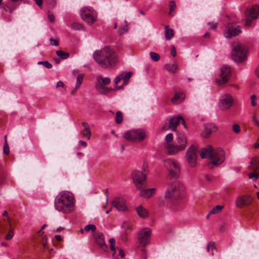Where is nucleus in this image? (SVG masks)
<instances>
[{
    "label": "nucleus",
    "instance_id": "26",
    "mask_svg": "<svg viewBox=\"0 0 259 259\" xmlns=\"http://www.w3.org/2000/svg\"><path fill=\"white\" fill-rule=\"evenodd\" d=\"M136 212L143 219L146 218L149 215V211L141 205H139L136 208Z\"/></svg>",
    "mask_w": 259,
    "mask_h": 259
},
{
    "label": "nucleus",
    "instance_id": "32",
    "mask_svg": "<svg viewBox=\"0 0 259 259\" xmlns=\"http://www.w3.org/2000/svg\"><path fill=\"white\" fill-rule=\"evenodd\" d=\"M80 135L82 137L87 138L88 140H90L91 136V132L90 129L87 128H83V130L80 131Z\"/></svg>",
    "mask_w": 259,
    "mask_h": 259
},
{
    "label": "nucleus",
    "instance_id": "19",
    "mask_svg": "<svg viewBox=\"0 0 259 259\" xmlns=\"http://www.w3.org/2000/svg\"><path fill=\"white\" fill-rule=\"evenodd\" d=\"M112 206L119 211H125L127 210L125 200L121 197L115 198L112 202Z\"/></svg>",
    "mask_w": 259,
    "mask_h": 259
},
{
    "label": "nucleus",
    "instance_id": "11",
    "mask_svg": "<svg viewBox=\"0 0 259 259\" xmlns=\"http://www.w3.org/2000/svg\"><path fill=\"white\" fill-rule=\"evenodd\" d=\"M197 148L192 145L187 150L186 157L187 162L191 167H195L197 164Z\"/></svg>",
    "mask_w": 259,
    "mask_h": 259
},
{
    "label": "nucleus",
    "instance_id": "4",
    "mask_svg": "<svg viewBox=\"0 0 259 259\" xmlns=\"http://www.w3.org/2000/svg\"><path fill=\"white\" fill-rule=\"evenodd\" d=\"M187 139L183 134H178L176 138V143L174 146L167 145L169 150V155H175L180 151L184 150L187 145Z\"/></svg>",
    "mask_w": 259,
    "mask_h": 259
},
{
    "label": "nucleus",
    "instance_id": "15",
    "mask_svg": "<svg viewBox=\"0 0 259 259\" xmlns=\"http://www.w3.org/2000/svg\"><path fill=\"white\" fill-rule=\"evenodd\" d=\"M241 32V28L240 26L235 27L233 24L229 23L224 32V35L225 37L229 38L238 35Z\"/></svg>",
    "mask_w": 259,
    "mask_h": 259
},
{
    "label": "nucleus",
    "instance_id": "41",
    "mask_svg": "<svg viewBox=\"0 0 259 259\" xmlns=\"http://www.w3.org/2000/svg\"><path fill=\"white\" fill-rule=\"evenodd\" d=\"M96 229V227L94 225H88L85 226L84 230L87 232L91 231L92 232H95Z\"/></svg>",
    "mask_w": 259,
    "mask_h": 259
},
{
    "label": "nucleus",
    "instance_id": "34",
    "mask_svg": "<svg viewBox=\"0 0 259 259\" xmlns=\"http://www.w3.org/2000/svg\"><path fill=\"white\" fill-rule=\"evenodd\" d=\"M115 120L117 124L122 123L123 121V114L120 111H118L116 113Z\"/></svg>",
    "mask_w": 259,
    "mask_h": 259
},
{
    "label": "nucleus",
    "instance_id": "45",
    "mask_svg": "<svg viewBox=\"0 0 259 259\" xmlns=\"http://www.w3.org/2000/svg\"><path fill=\"white\" fill-rule=\"evenodd\" d=\"M252 119L254 124L255 126L259 127V119L257 118L255 113L252 114Z\"/></svg>",
    "mask_w": 259,
    "mask_h": 259
},
{
    "label": "nucleus",
    "instance_id": "50",
    "mask_svg": "<svg viewBox=\"0 0 259 259\" xmlns=\"http://www.w3.org/2000/svg\"><path fill=\"white\" fill-rule=\"evenodd\" d=\"M4 5L5 6L3 7V9L5 11H9L10 12V13H11L13 12V11L15 9V8H12V7H9L8 4H4Z\"/></svg>",
    "mask_w": 259,
    "mask_h": 259
},
{
    "label": "nucleus",
    "instance_id": "35",
    "mask_svg": "<svg viewBox=\"0 0 259 259\" xmlns=\"http://www.w3.org/2000/svg\"><path fill=\"white\" fill-rule=\"evenodd\" d=\"M169 12L168 14L169 15L171 16H173L174 14H172V12L176 10V4L175 1H170L169 3Z\"/></svg>",
    "mask_w": 259,
    "mask_h": 259
},
{
    "label": "nucleus",
    "instance_id": "33",
    "mask_svg": "<svg viewBox=\"0 0 259 259\" xmlns=\"http://www.w3.org/2000/svg\"><path fill=\"white\" fill-rule=\"evenodd\" d=\"M223 207L224 206L223 205H217L209 211V214H217L221 212L223 209Z\"/></svg>",
    "mask_w": 259,
    "mask_h": 259
},
{
    "label": "nucleus",
    "instance_id": "61",
    "mask_svg": "<svg viewBox=\"0 0 259 259\" xmlns=\"http://www.w3.org/2000/svg\"><path fill=\"white\" fill-rule=\"evenodd\" d=\"M252 23V20L249 19H246V22H245V25L247 27H249L251 25Z\"/></svg>",
    "mask_w": 259,
    "mask_h": 259
},
{
    "label": "nucleus",
    "instance_id": "14",
    "mask_svg": "<svg viewBox=\"0 0 259 259\" xmlns=\"http://www.w3.org/2000/svg\"><path fill=\"white\" fill-rule=\"evenodd\" d=\"M253 198L249 194L242 195L238 196L235 201L236 206L241 208L252 204Z\"/></svg>",
    "mask_w": 259,
    "mask_h": 259
},
{
    "label": "nucleus",
    "instance_id": "49",
    "mask_svg": "<svg viewBox=\"0 0 259 259\" xmlns=\"http://www.w3.org/2000/svg\"><path fill=\"white\" fill-rule=\"evenodd\" d=\"M148 164L146 162H144L143 164V166H142V172L144 173V174H145V175L146 176L147 174L148 173Z\"/></svg>",
    "mask_w": 259,
    "mask_h": 259
},
{
    "label": "nucleus",
    "instance_id": "10",
    "mask_svg": "<svg viewBox=\"0 0 259 259\" xmlns=\"http://www.w3.org/2000/svg\"><path fill=\"white\" fill-rule=\"evenodd\" d=\"M225 159V153L223 149L218 148L215 149L212 148L211 155H210L211 163L213 165H219L224 161Z\"/></svg>",
    "mask_w": 259,
    "mask_h": 259
},
{
    "label": "nucleus",
    "instance_id": "9",
    "mask_svg": "<svg viewBox=\"0 0 259 259\" xmlns=\"http://www.w3.org/2000/svg\"><path fill=\"white\" fill-rule=\"evenodd\" d=\"M81 19L89 25L94 24L97 19V14L92 8L83 7L80 11Z\"/></svg>",
    "mask_w": 259,
    "mask_h": 259
},
{
    "label": "nucleus",
    "instance_id": "31",
    "mask_svg": "<svg viewBox=\"0 0 259 259\" xmlns=\"http://www.w3.org/2000/svg\"><path fill=\"white\" fill-rule=\"evenodd\" d=\"M127 30L128 25L127 24V22L125 20L123 21V24H122V25L120 26L118 32L119 34H122L126 32Z\"/></svg>",
    "mask_w": 259,
    "mask_h": 259
},
{
    "label": "nucleus",
    "instance_id": "44",
    "mask_svg": "<svg viewBox=\"0 0 259 259\" xmlns=\"http://www.w3.org/2000/svg\"><path fill=\"white\" fill-rule=\"evenodd\" d=\"M249 178L252 179L253 181H256L259 177V175L256 172H251L248 175Z\"/></svg>",
    "mask_w": 259,
    "mask_h": 259
},
{
    "label": "nucleus",
    "instance_id": "5",
    "mask_svg": "<svg viewBox=\"0 0 259 259\" xmlns=\"http://www.w3.org/2000/svg\"><path fill=\"white\" fill-rule=\"evenodd\" d=\"M164 165L168 171L169 176L172 178H178L181 173L179 162L174 159H167L164 161Z\"/></svg>",
    "mask_w": 259,
    "mask_h": 259
},
{
    "label": "nucleus",
    "instance_id": "59",
    "mask_svg": "<svg viewBox=\"0 0 259 259\" xmlns=\"http://www.w3.org/2000/svg\"><path fill=\"white\" fill-rule=\"evenodd\" d=\"M42 240L44 241V242L42 243V245H43V246L44 247V249H46L47 245V237H46V236L43 237Z\"/></svg>",
    "mask_w": 259,
    "mask_h": 259
},
{
    "label": "nucleus",
    "instance_id": "64",
    "mask_svg": "<svg viewBox=\"0 0 259 259\" xmlns=\"http://www.w3.org/2000/svg\"><path fill=\"white\" fill-rule=\"evenodd\" d=\"M255 74L256 76L259 77V65L256 68L255 70Z\"/></svg>",
    "mask_w": 259,
    "mask_h": 259
},
{
    "label": "nucleus",
    "instance_id": "48",
    "mask_svg": "<svg viewBox=\"0 0 259 259\" xmlns=\"http://www.w3.org/2000/svg\"><path fill=\"white\" fill-rule=\"evenodd\" d=\"M232 128H233V132L234 133H235L236 134H238L240 132V126L237 124H234L233 125Z\"/></svg>",
    "mask_w": 259,
    "mask_h": 259
},
{
    "label": "nucleus",
    "instance_id": "54",
    "mask_svg": "<svg viewBox=\"0 0 259 259\" xmlns=\"http://www.w3.org/2000/svg\"><path fill=\"white\" fill-rule=\"evenodd\" d=\"M50 41L52 46H58L59 45V42L57 39L50 38Z\"/></svg>",
    "mask_w": 259,
    "mask_h": 259
},
{
    "label": "nucleus",
    "instance_id": "1",
    "mask_svg": "<svg viewBox=\"0 0 259 259\" xmlns=\"http://www.w3.org/2000/svg\"><path fill=\"white\" fill-rule=\"evenodd\" d=\"M93 57L94 60L103 68L112 67L117 62L115 52L109 46L95 51Z\"/></svg>",
    "mask_w": 259,
    "mask_h": 259
},
{
    "label": "nucleus",
    "instance_id": "16",
    "mask_svg": "<svg viewBox=\"0 0 259 259\" xmlns=\"http://www.w3.org/2000/svg\"><path fill=\"white\" fill-rule=\"evenodd\" d=\"M233 103L232 97L229 94H226L222 97L220 102V107L222 110H227L231 108Z\"/></svg>",
    "mask_w": 259,
    "mask_h": 259
},
{
    "label": "nucleus",
    "instance_id": "3",
    "mask_svg": "<svg viewBox=\"0 0 259 259\" xmlns=\"http://www.w3.org/2000/svg\"><path fill=\"white\" fill-rule=\"evenodd\" d=\"M185 187L179 181H175L169 184L165 195V198L172 203L182 199L184 196Z\"/></svg>",
    "mask_w": 259,
    "mask_h": 259
},
{
    "label": "nucleus",
    "instance_id": "18",
    "mask_svg": "<svg viewBox=\"0 0 259 259\" xmlns=\"http://www.w3.org/2000/svg\"><path fill=\"white\" fill-rule=\"evenodd\" d=\"M218 130V127L213 123L205 124L204 129L201 134V136L204 138H207L209 137L212 133L216 132Z\"/></svg>",
    "mask_w": 259,
    "mask_h": 259
},
{
    "label": "nucleus",
    "instance_id": "6",
    "mask_svg": "<svg viewBox=\"0 0 259 259\" xmlns=\"http://www.w3.org/2000/svg\"><path fill=\"white\" fill-rule=\"evenodd\" d=\"M246 53L245 47L241 44H237L234 46L232 51V58L236 62L241 63L246 59Z\"/></svg>",
    "mask_w": 259,
    "mask_h": 259
},
{
    "label": "nucleus",
    "instance_id": "13",
    "mask_svg": "<svg viewBox=\"0 0 259 259\" xmlns=\"http://www.w3.org/2000/svg\"><path fill=\"white\" fill-rule=\"evenodd\" d=\"M231 73L230 67L228 65H224L221 68V73L215 80L217 84L222 85L226 83L231 76Z\"/></svg>",
    "mask_w": 259,
    "mask_h": 259
},
{
    "label": "nucleus",
    "instance_id": "43",
    "mask_svg": "<svg viewBox=\"0 0 259 259\" xmlns=\"http://www.w3.org/2000/svg\"><path fill=\"white\" fill-rule=\"evenodd\" d=\"M37 64L39 65H40V64L42 65L46 68H48V69H50L52 67V64H51L50 63H49V62H48L47 61H39V62H38Z\"/></svg>",
    "mask_w": 259,
    "mask_h": 259
},
{
    "label": "nucleus",
    "instance_id": "53",
    "mask_svg": "<svg viewBox=\"0 0 259 259\" xmlns=\"http://www.w3.org/2000/svg\"><path fill=\"white\" fill-rule=\"evenodd\" d=\"M59 87H62L65 90H66V86L62 81H59L57 83L56 88H58Z\"/></svg>",
    "mask_w": 259,
    "mask_h": 259
},
{
    "label": "nucleus",
    "instance_id": "40",
    "mask_svg": "<svg viewBox=\"0 0 259 259\" xmlns=\"http://www.w3.org/2000/svg\"><path fill=\"white\" fill-rule=\"evenodd\" d=\"M3 152L6 155H8L10 153V148L7 140V136L5 137V143L3 146Z\"/></svg>",
    "mask_w": 259,
    "mask_h": 259
},
{
    "label": "nucleus",
    "instance_id": "37",
    "mask_svg": "<svg viewBox=\"0 0 259 259\" xmlns=\"http://www.w3.org/2000/svg\"><path fill=\"white\" fill-rule=\"evenodd\" d=\"M110 244V247L111 250L113 251L112 255L114 256L116 253V249L115 247V240L113 238H111L109 240Z\"/></svg>",
    "mask_w": 259,
    "mask_h": 259
},
{
    "label": "nucleus",
    "instance_id": "28",
    "mask_svg": "<svg viewBox=\"0 0 259 259\" xmlns=\"http://www.w3.org/2000/svg\"><path fill=\"white\" fill-rule=\"evenodd\" d=\"M165 69L169 72L175 73L178 70L177 63L174 62L172 64L168 63L165 65Z\"/></svg>",
    "mask_w": 259,
    "mask_h": 259
},
{
    "label": "nucleus",
    "instance_id": "8",
    "mask_svg": "<svg viewBox=\"0 0 259 259\" xmlns=\"http://www.w3.org/2000/svg\"><path fill=\"white\" fill-rule=\"evenodd\" d=\"M111 82V79L109 77H104L101 75L98 76L96 83V89L102 94H106L110 92L114 91V89L106 87V85L109 84Z\"/></svg>",
    "mask_w": 259,
    "mask_h": 259
},
{
    "label": "nucleus",
    "instance_id": "17",
    "mask_svg": "<svg viewBox=\"0 0 259 259\" xmlns=\"http://www.w3.org/2000/svg\"><path fill=\"white\" fill-rule=\"evenodd\" d=\"M151 236V230L149 228H144L139 231L138 238L140 243L144 246H146L149 242Z\"/></svg>",
    "mask_w": 259,
    "mask_h": 259
},
{
    "label": "nucleus",
    "instance_id": "30",
    "mask_svg": "<svg viewBox=\"0 0 259 259\" xmlns=\"http://www.w3.org/2000/svg\"><path fill=\"white\" fill-rule=\"evenodd\" d=\"M165 31V38L167 40H170L174 35V32L172 29L169 28L168 25L164 27Z\"/></svg>",
    "mask_w": 259,
    "mask_h": 259
},
{
    "label": "nucleus",
    "instance_id": "27",
    "mask_svg": "<svg viewBox=\"0 0 259 259\" xmlns=\"http://www.w3.org/2000/svg\"><path fill=\"white\" fill-rule=\"evenodd\" d=\"M185 98V96L183 93H176L174 98L171 99V102L176 104L181 103Z\"/></svg>",
    "mask_w": 259,
    "mask_h": 259
},
{
    "label": "nucleus",
    "instance_id": "60",
    "mask_svg": "<svg viewBox=\"0 0 259 259\" xmlns=\"http://www.w3.org/2000/svg\"><path fill=\"white\" fill-rule=\"evenodd\" d=\"M79 144L83 147H86L87 146V143L84 141H79Z\"/></svg>",
    "mask_w": 259,
    "mask_h": 259
},
{
    "label": "nucleus",
    "instance_id": "47",
    "mask_svg": "<svg viewBox=\"0 0 259 259\" xmlns=\"http://www.w3.org/2000/svg\"><path fill=\"white\" fill-rule=\"evenodd\" d=\"M250 99L251 100V104L252 106H255L257 105L256 102V97L255 95H252L250 97Z\"/></svg>",
    "mask_w": 259,
    "mask_h": 259
},
{
    "label": "nucleus",
    "instance_id": "39",
    "mask_svg": "<svg viewBox=\"0 0 259 259\" xmlns=\"http://www.w3.org/2000/svg\"><path fill=\"white\" fill-rule=\"evenodd\" d=\"M56 54L62 59H66L69 56V54L68 53H65L60 50L56 51Z\"/></svg>",
    "mask_w": 259,
    "mask_h": 259
},
{
    "label": "nucleus",
    "instance_id": "21",
    "mask_svg": "<svg viewBox=\"0 0 259 259\" xmlns=\"http://www.w3.org/2000/svg\"><path fill=\"white\" fill-rule=\"evenodd\" d=\"M141 188H137L139 190V195L144 198H149L154 194L155 189H146L147 187H141Z\"/></svg>",
    "mask_w": 259,
    "mask_h": 259
},
{
    "label": "nucleus",
    "instance_id": "42",
    "mask_svg": "<svg viewBox=\"0 0 259 259\" xmlns=\"http://www.w3.org/2000/svg\"><path fill=\"white\" fill-rule=\"evenodd\" d=\"M150 55L151 59L154 61H158L160 59V56L156 53L151 52Z\"/></svg>",
    "mask_w": 259,
    "mask_h": 259
},
{
    "label": "nucleus",
    "instance_id": "38",
    "mask_svg": "<svg viewBox=\"0 0 259 259\" xmlns=\"http://www.w3.org/2000/svg\"><path fill=\"white\" fill-rule=\"evenodd\" d=\"M83 78V74H79L76 78V83L75 85V90H77L81 85Z\"/></svg>",
    "mask_w": 259,
    "mask_h": 259
},
{
    "label": "nucleus",
    "instance_id": "56",
    "mask_svg": "<svg viewBox=\"0 0 259 259\" xmlns=\"http://www.w3.org/2000/svg\"><path fill=\"white\" fill-rule=\"evenodd\" d=\"M48 16L50 21L53 22L55 21V16L53 14L49 13Z\"/></svg>",
    "mask_w": 259,
    "mask_h": 259
},
{
    "label": "nucleus",
    "instance_id": "52",
    "mask_svg": "<svg viewBox=\"0 0 259 259\" xmlns=\"http://www.w3.org/2000/svg\"><path fill=\"white\" fill-rule=\"evenodd\" d=\"M251 164L257 165L259 164V157L252 159L250 161Z\"/></svg>",
    "mask_w": 259,
    "mask_h": 259
},
{
    "label": "nucleus",
    "instance_id": "24",
    "mask_svg": "<svg viewBox=\"0 0 259 259\" xmlns=\"http://www.w3.org/2000/svg\"><path fill=\"white\" fill-rule=\"evenodd\" d=\"M181 119H183V117L181 116L172 117L169 120V128L172 131H176L177 127L180 124Z\"/></svg>",
    "mask_w": 259,
    "mask_h": 259
},
{
    "label": "nucleus",
    "instance_id": "55",
    "mask_svg": "<svg viewBox=\"0 0 259 259\" xmlns=\"http://www.w3.org/2000/svg\"><path fill=\"white\" fill-rule=\"evenodd\" d=\"M170 54L173 57H175L177 55V52L176 48L174 46H171Z\"/></svg>",
    "mask_w": 259,
    "mask_h": 259
},
{
    "label": "nucleus",
    "instance_id": "57",
    "mask_svg": "<svg viewBox=\"0 0 259 259\" xmlns=\"http://www.w3.org/2000/svg\"><path fill=\"white\" fill-rule=\"evenodd\" d=\"M121 78L120 75L116 76L114 79V83L115 85H116V87H117V85L118 83V82L121 80Z\"/></svg>",
    "mask_w": 259,
    "mask_h": 259
},
{
    "label": "nucleus",
    "instance_id": "23",
    "mask_svg": "<svg viewBox=\"0 0 259 259\" xmlns=\"http://www.w3.org/2000/svg\"><path fill=\"white\" fill-rule=\"evenodd\" d=\"M132 73V72H123L122 73H121L120 74L121 79L123 80V83L122 85L116 87L114 89L115 91H117L119 90L122 89L124 85H126L128 82V80L131 77Z\"/></svg>",
    "mask_w": 259,
    "mask_h": 259
},
{
    "label": "nucleus",
    "instance_id": "46",
    "mask_svg": "<svg viewBox=\"0 0 259 259\" xmlns=\"http://www.w3.org/2000/svg\"><path fill=\"white\" fill-rule=\"evenodd\" d=\"M210 249H211L212 250L213 249L216 250V247L215 246V244L213 242H209L207 245V251H209Z\"/></svg>",
    "mask_w": 259,
    "mask_h": 259
},
{
    "label": "nucleus",
    "instance_id": "51",
    "mask_svg": "<svg viewBox=\"0 0 259 259\" xmlns=\"http://www.w3.org/2000/svg\"><path fill=\"white\" fill-rule=\"evenodd\" d=\"M14 236V233L13 231L10 230L6 236V239L7 240H10Z\"/></svg>",
    "mask_w": 259,
    "mask_h": 259
},
{
    "label": "nucleus",
    "instance_id": "63",
    "mask_svg": "<svg viewBox=\"0 0 259 259\" xmlns=\"http://www.w3.org/2000/svg\"><path fill=\"white\" fill-rule=\"evenodd\" d=\"M36 4L40 7L42 4V0H34Z\"/></svg>",
    "mask_w": 259,
    "mask_h": 259
},
{
    "label": "nucleus",
    "instance_id": "29",
    "mask_svg": "<svg viewBox=\"0 0 259 259\" xmlns=\"http://www.w3.org/2000/svg\"><path fill=\"white\" fill-rule=\"evenodd\" d=\"M173 140V135L172 133H169L167 134L165 138V143L164 144V147L166 149L167 152L169 154V149L167 148V145L169 144L171 146H174L173 143H171Z\"/></svg>",
    "mask_w": 259,
    "mask_h": 259
},
{
    "label": "nucleus",
    "instance_id": "12",
    "mask_svg": "<svg viewBox=\"0 0 259 259\" xmlns=\"http://www.w3.org/2000/svg\"><path fill=\"white\" fill-rule=\"evenodd\" d=\"M132 179L136 188H141L143 187H147L146 179V176L143 172L135 170L132 173Z\"/></svg>",
    "mask_w": 259,
    "mask_h": 259
},
{
    "label": "nucleus",
    "instance_id": "20",
    "mask_svg": "<svg viewBox=\"0 0 259 259\" xmlns=\"http://www.w3.org/2000/svg\"><path fill=\"white\" fill-rule=\"evenodd\" d=\"M94 238L96 243L102 249L106 250L107 249V246L106 245L104 241L103 234L101 232H97L94 234Z\"/></svg>",
    "mask_w": 259,
    "mask_h": 259
},
{
    "label": "nucleus",
    "instance_id": "7",
    "mask_svg": "<svg viewBox=\"0 0 259 259\" xmlns=\"http://www.w3.org/2000/svg\"><path fill=\"white\" fill-rule=\"evenodd\" d=\"M146 137V134L144 129L139 128L126 131L124 134V138L131 142H137L143 141Z\"/></svg>",
    "mask_w": 259,
    "mask_h": 259
},
{
    "label": "nucleus",
    "instance_id": "25",
    "mask_svg": "<svg viewBox=\"0 0 259 259\" xmlns=\"http://www.w3.org/2000/svg\"><path fill=\"white\" fill-rule=\"evenodd\" d=\"M212 151V147L210 145H208L204 148H202L200 150V155L202 158L208 157L210 159V155H211Z\"/></svg>",
    "mask_w": 259,
    "mask_h": 259
},
{
    "label": "nucleus",
    "instance_id": "36",
    "mask_svg": "<svg viewBox=\"0 0 259 259\" xmlns=\"http://www.w3.org/2000/svg\"><path fill=\"white\" fill-rule=\"evenodd\" d=\"M70 27L72 29L75 30H81L83 28L82 24L76 22H73Z\"/></svg>",
    "mask_w": 259,
    "mask_h": 259
},
{
    "label": "nucleus",
    "instance_id": "58",
    "mask_svg": "<svg viewBox=\"0 0 259 259\" xmlns=\"http://www.w3.org/2000/svg\"><path fill=\"white\" fill-rule=\"evenodd\" d=\"M49 4L51 7H54L56 6V0H49Z\"/></svg>",
    "mask_w": 259,
    "mask_h": 259
},
{
    "label": "nucleus",
    "instance_id": "2",
    "mask_svg": "<svg viewBox=\"0 0 259 259\" xmlns=\"http://www.w3.org/2000/svg\"><path fill=\"white\" fill-rule=\"evenodd\" d=\"M55 208L64 213H68L74 209V198L72 194L68 192H61L55 200Z\"/></svg>",
    "mask_w": 259,
    "mask_h": 259
},
{
    "label": "nucleus",
    "instance_id": "22",
    "mask_svg": "<svg viewBox=\"0 0 259 259\" xmlns=\"http://www.w3.org/2000/svg\"><path fill=\"white\" fill-rule=\"evenodd\" d=\"M245 14L247 17H250L252 19H257L259 16V6L255 5L246 10Z\"/></svg>",
    "mask_w": 259,
    "mask_h": 259
},
{
    "label": "nucleus",
    "instance_id": "62",
    "mask_svg": "<svg viewBox=\"0 0 259 259\" xmlns=\"http://www.w3.org/2000/svg\"><path fill=\"white\" fill-rule=\"evenodd\" d=\"M119 255L121 256V257L123 258L125 256L124 251L122 249H120L119 250Z\"/></svg>",
    "mask_w": 259,
    "mask_h": 259
}]
</instances>
